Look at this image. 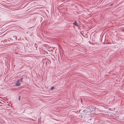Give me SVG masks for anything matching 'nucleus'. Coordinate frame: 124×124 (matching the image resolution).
I'll return each mask as SVG.
<instances>
[{
	"instance_id": "obj_1",
	"label": "nucleus",
	"mask_w": 124,
	"mask_h": 124,
	"mask_svg": "<svg viewBox=\"0 0 124 124\" xmlns=\"http://www.w3.org/2000/svg\"><path fill=\"white\" fill-rule=\"evenodd\" d=\"M23 78H21L20 80H19L17 81L16 84V86H18L20 85L21 83L23 82Z\"/></svg>"
},
{
	"instance_id": "obj_2",
	"label": "nucleus",
	"mask_w": 124,
	"mask_h": 124,
	"mask_svg": "<svg viewBox=\"0 0 124 124\" xmlns=\"http://www.w3.org/2000/svg\"><path fill=\"white\" fill-rule=\"evenodd\" d=\"M73 24L74 25L76 26H78V23L76 21H75V22L74 23H73Z\"/></svg>"
},
{
	"instance_id": "obj_3",
	"label": "nucleus",
	"mask_w": 124,
	"mask_h": 124,
	"mask_svg": "<svg viewBox=\"0 0 124 124\" xmlns=\"http://www.w3.org/2000/svg\"><path fill=\"white\" fill-rule=\"evenodd\" d=\"M54 87H52L51 88V90H53V89H54Z\"/></svg>"
},
{
	"instance_id": "obj_4",
	"label": "nucleus",
	"mask_w": 124,
	"mask_h": 124,
	"mask_svg": "<svg viewBox=\"0 0 124 124\" xmlns=\"http://www.w3.org/2000/svg\"><path fill=\"white\" fill-rule=\"evenodd\" d=\"M20 97H19V100H20Z\"/></svg>"
}]
</instances>
